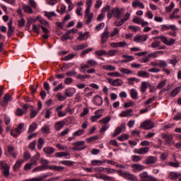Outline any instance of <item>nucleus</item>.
<instances>
[{"instance_id": "39448f33", "label": "nucleus", "mask_w": 181, "mask_h": 181, "mask_svg": "<svg viewBox=\"0 0 181 181\" xmlns=\"http://www.w3.org/2000/svg\"><path fill=\"white\" fill-rule=\"evenodd\" d=\"M73 151H83V149H86V148H87V146H86V141H76L73 143Z\"/></svg>"}, {"instance_id": "0e129e2a", "label": "nucleus", "mask_w": 181, "mask_h": 181, "mask_svg": "<svg viewBox=\"0 0 181 181\" xmlns=\"http://www.w3.org/2000/svg\"><path fill=\"white\" fill-rule=\"evenodd\" d=\"M70 32L71 31H67L64 35L61 37V40H62V42H64V40H67V39H71L69 37V35H70Z\"/></svg>"}, {"instance_id": "3c124183", "label": "nucleus", "mask_w": 181, "mask_h": 181, "mask_svg": "<svg viewBox=\"0 0 181 181\" xmlns=\"http://www.w3.org/2000/svg\"><path fill=\"white\" fill-rule=\"evenodd\" d=\"M76 78L78 80H81L82 81H84L86 78H90V75H81V74H78L76 76Z\"/></svg>"}, {"instance_id": "052dcab7", "label": "nucleus", "mask_w": 181, "mask_h": 181, "mask_svg": "<svg viewBox=\"0 0 181 181\" xmlns=\"http://www.w3.org/2000/svg\"><path fill=\"white\" fill-rule=\"evenodd\" d=\"M132 162H140V160H142V157L134 155L132 156Z\"/></svg>"}, {"instance_id": "13d9d810", "label": "nucleus", "mask_w": 181, "mask_h": 181, "mask_svg": "<svg viewBox=\"0 0 181 181\" xmlns=\"http://www.w3.org/2000/svg\"><path fill=\"white\" fill-rule=\"evenodd\" d=\"M120 73H122L123 74H132V71L125 69V68H121L119 69Z\"/></svg>"}, {"instance_id": "f03ea898", "label": "nucleus", "mask_w": 181, "mask_h": 181, "mask_svg": "<svg viewBox=\"0 0 181 181\" xmlns=\"http://www.w3.org/2000/svg\"><path fill=\"white\" fill-rule=\"evenodd\" d=\"M117 175L124 177L126 180L138 181L136 176L127 172L124 173L122 170H117Z\"/></svg>"}, {"instance_id": "e2e57ef3", "label": "nucleus", "mask_w": 181, "mask_h": 181, "mask_svg": "<svg viewBox=\"0 0 181 181\" xmlns=\"http://www.w3.org/2000/svg\"><path fill=\"white\" fill-rule=\"evenodd\" d=\"M84 129H78V131L75 132L74 134H73V136H80L81 135H83V134H84Z\"/></svg>"}, {"instance_id": "20e7f679", "label": "nucleus", "mask_w": 181, "mask_h": 181, "mask_svg": "<svg viewBox=\"0 0 181 181\" xmlns=\"http://www.w3.org/2000/svg\"><path fill=\"white\" fill-rule=\"evenodd\" d=\"M153 39H160L161 40V42L164 43L166 46H172L173 45H175L176 40L173 38H170L169 40H168V38L163 35H160L157 37H154Z\"/></svg>"}, {"instance_id": "c03bdc74", "label": "nucleus", "mask_w": 181, "mask_h": 181, "mask_svg": "<svg viewBox=\"0 0 181 181\" xmlns=\"http://www.w3.org/2000/svg\"><path fill=\"white\" fill-rule=\"evenodd\" d=\"M41 132L42 134H50V126H48L47 124H45L41 128Z\"/></svg>"}, {"instance_id": "a211bd4d", "label": "nucleus", "mask_w": 181, "mask_h": 181, "mask_svg": "<svg viewBox=\"0 0 181 181\" xmlns=\"http://www.w3.org/2000/svg\"><path fill=\"white\" fill-rule=\"evenodd\" d=\"M11 100H12V96L6 93L4 97L3 101L1 102V107H6L9 101H11Z\"/></svg>"}, {"instance_id": "dca6fc26", "label": "nucleus", "mask_w": 181, "mask_h": 181, "mask_svg": "<svg viewBox=\"0 0 181 181\" xmlns=\"http://www.w3.org/2000/svg\"><path fill=\"white\" fill-rule=\"evenodd\" d=\"M124 131H125V124H122L121 126L117 127L112 134L113 138L118 136V135H119L121 132H124Z\"/></svg>"}, {"instance_id": "5fc2aeb1", "label": "nucleus", "mask_w": 181, "mask_h": 181, "mask_svg": "<svg viewBox=\"0 0 181 181\" xmlns=\"http://www.w3.org/2000/svg\"><path fill=\"white\" fill-rule=\"evenodd\" d=\"M33 32H35V33H40V28H41V25H36V24H33Z\"/></svg>"}, {"instance_id": "2f4dec72", "label": "nucleus", "mask_w": 181, "mask_h": 181, "mask_svg": "<svg viewBox=\"0 0 181 181\" xmlns=\"http://www.w3.org/2000/svg\"><path fill=\"white\" fill-rule=\"evenodd\" d=\"M50 170H55V172H63L64 170V167L57 166V165H50Z\"/></svg>"}, {"instance_id": "6e6552de", "label": "nucleus", "mask_w": 181, "mask_h": 181, "mask_svg": "<svg viewBox=\"0 0 181 181\" xmlns=\"http://www.w3.org/2000/svg\"><path fill=\"white\" fill-rule=\"evenodd\" d=\"M139 176L141 179H142V181H157L156 178L153 177L152 175H149L146 171L140 173Z\"/></svg>"}, {"instance_id": "412c9836", "label": "nucleus", "mask_w": 181, "mask_h": 181, "mask_svg": "<svg viewBox=\"0 0 181 181\" xmlns=\"http://www.w3.org/2000/svg\"><path fill=\"white\" fill-rule=\"evenodd\" d=\"M12 23H13V21H12V19H10L8 23V30L7 32V35L8 37H11V36H12V33L15 32V28L12 26Z\"/></svg>"}, {"instance_id": "393cba45", "label": "nucleus", "mask_w": 181, "mask_h": 181, "mask_svg": "<svg viewBox=\"0 0 181 181\" xmlns=\"http://www.w3.org/2000/svg\"><path fill=\"white\" fill-rule=\"evenodd\" d=\"M55 158H63L66 157V159H70V154L68 152H57L54 154Z\"/></svg>"}, {"instance_id": "de8ad7c7", "label": "nucleus", "mask_w": 181, "mask_h": 181, "mask_svg": "<svg viewBox=\"0 0 181 181\" xmlns=\"http://www.w3.org/2000/svg\"><path fill=\"white\" fill-rule=\"evenodd\" d=\"M80 66V71L81 73H84L87 69H90L88 64H81Z\"/></svg>"}, {"instance_id": "bf43d9fd", "label": "nucleus", "mask_w": 181, "mask_h": 181, "mask_svg": "<svg viewBox=\"0 0 181 181\" xmlns=\"http://www.w3.org/2000/svg\"><path fill=\"white\" fill-rule=\"evenodd\" d=\"M165 86H166V80H163L158 83L157 88H158V90H160L163 88V87H165Z\"/></svg>"}, {"instance_id": "7c9ffc66", "label": "nucleus", "mask_w": 181, "mask_h": 181, "mask_svg": "<svg viewBox=\"0 0 181 181\" xmlns=\"http://www.w3.org/2000/svg\"><path fill=\"white\" fill-rule=\"evenodd\" d=\"M127 84H129V86H134V83H139L140 79L136 78L135 77H132L127 78Z\"/></svg>"}, {"instance_id": "603ef678", "label": "nucleus", "mask_w": 181, "mask_h": 181, "mask_svg": "<svg viewBox=\"0 0 181 181\" xmlns=\"http://www.w3.org/2000/svg\"><path fill=\"white\" fill-rule=\"evenodd\" d=\"M160 46V41H154L151 45V47L152 49H156V48L159 49Z\"/></svg>"}, {"instance_id": "bb28decb", "label": "nucleus", "mask_w": 181, "mask_h": 181, "mask_svg": "<svg viewBox=\"0 0 181 181\" xmlns=\"http://www.w3.org/2000/svg\"><path fill=\"white\" fill-rule=\"evenodd\" d=\"M132 6H133V8H138V6H139L141 9H144L145 8V5H144V3L138 0L133 1L132 3Z\"/></svg>"}, {"instance_id": "864d4df0", "label": "nucleus", "mask_w": 181, "mask_h": 181, "mask_svg": "<svg viewBox=\"0 0 181 181\" xmlns=\"http://www.w3.org/2000/svg\"><path fill=\"white\" fill-rule=\"evenodd\" d=\"M98 139H99L98 136H93L92 137L86 139V141L88 144H91V142H95V141H98Z\"/></svg>"}, {"instance_id": "473e14b6", "label": "nucleus", "mask_w": 181, "mask_h": 181, "mask_svg": "<svg viewBox=\"0 0 181 181\" xmlns=\"http://www.w3.org/2000/svg\"><path fill=\"white\" fill-rule=\"evenodd\" d=\"M38 112L39 110H35V107L33 105H31L30 110V118H35V117L37 115Z\"/></svg>"}, {"instance_id": "6e6d98bb", "label": "nucleus", "mask_w": 181, "mask_h": 181, "mask_svg": "<svg viewBox=\"0 0 181 181\" xmlns=\"http://www.w3.org/2000/svg\"><path fill=\"white\" fill-rule=\"evenodd\" d=\"M118 35H119V30L117 28H115L113 31L110 33V37L118 36Z\"/></svg>"}, {"instance_id": "79ce46f5", "label": "nucleus", "mask_w": 181, "mask_h": 181, "mask_svg": "<svg viewBox=\"0 0 181 181\" xmlns=\"http://www.w3.org/2000/svg\"><path fill=\"white\" fill-rule=\"evenodd\" d=\"M116 67L112 65H104L103 66V70H106V71H115Z\"/></svg>"}, {"instance_id": "e433bc0d", "label": "nucleus", "mask_w": 181, "mask_h": 181, "mask_svg": "<svg viewBox=\"0 0 181 181\" xmlns=\"http://www.w3.org/2000/svg\"><path fill=\"white\" fill-rule=\"evenodd\" d=\"M37 128V124L36 122H33L28 128V134H32V132H35V129Z\"/></svg>"}, {"instance_id": "37998d69", "label": "nucleus", "mask_w": 181, "mask_h": 181, "mask_svg": "<svg viewBox=\"0 0 181 181\" xmlns=\"http://www.w3.org/2000/svg\"><path fill=\"white\" fill-rule=\"evenodd\" d=\"M87 64H88L89 67H97V66H98V62L94 59H88L87 61Z\"/></svg>"}, {"instance_id": "0eeeda50", "label": "nucleus", "mask_w": 181, "mask_h": 181, "mask_svg": "<svg viewBox=\"0 0 181 181\" xmlns=\"http://www.w3.org/2000/svg\"><path fill=\"white\" fill-rule=\"evenodd\" d=\"M107 81L110 83V86H113V87H119L124 84V81L121 78L113 80L111 78H107Z\"/></svg>"}, {"instance_id": "4be33fe9", "label": "nucleus", "mask_w": 181, "mask_h": 181, "mask_svg": "<svg viewBox=\"0 0 181 181\" xmlns=\"http://www.w3.org/2000/svg\"><path fill=\"white\" fill-rule=\"evenodd\" d=\"M23 162H25V160L22 159H19L16 162L15 165L13 167L14 172H18V170L21 169V166L23 165Z\"/></svg>"}, {"instance_id": "f3484780", "label": "nucleus", "mask_w": 181, "mask_h": 181, "mask_svg": "<svg viewBox=\"0 0 181 181\" xmlns=\"http://www.w3.org/2000/svg\"><path fill=\"white\" fill-rule=\"evenodd\" d=\"M93 16H94L93 13H91L90 11L85 10V18L86 19L87 25L91 23V21H93Z\"/></svg>"}, {"instance_id": "8fccbe9b", "label": "nucleus", "mask_w": 181, "mask_h": 181, "mask_svg": "<svg viewBox=\"0 0 181 181\" xmlns=\"http://www.w3.org/2000/svg\"><path fill=\"white\" fill-rule=\"evenodd\" d=\"M117 51L115 49L109 50L106 52V56L107 57H111L112 56H117Z\"/></svg>"}, {"instance_id": "ea45409f", "label": "nucleus", "mask_w": 181, "mask_h": 181, "mask_svg": "<svg viewBox=\"0 0 181 181\" xmlns=\"http://www.w3.org/2000/svg\"><path fill=\"white\" fill-rule=\"evenodd\" d=\"M148 86H149V83L146 81L141 82V86H140V90L141 93H145L146 89L148 88Z\"/></svg>"}, {"instance_id": "c756f323", "label": "nucleus", "mask_w": 181, "mask_h": 181, "mask_svg": "<svg viewBox=\"0 0 181 181\" xmlns=\"http://www.w3.org/2000/svg\"><path fill=\"white\" fill-rule=\"evenodd\" d=\"M122 57L124 59L122 61V63H129V62H132V60L134 59V56L127 54L122 55Z\"/></svg>"}, {"instance_id": "1a4fd4ad", "label": "nucleus", "mask_w": 181, "mask_h": 181, "mask_svg": "<svg viewBox=\"0 0 181 181\" xmlns=\"http://www.w3.org/2000/svg\"><path fill=\"white\" fill-rule=\"evenodd\" d=\"M156 162H158V157L149 156L146 158L144 163L147 165V166H152V165H155Z\"/></svg>"}, {"instance_id": "f8f14e48", "label": "nucleus", "mask_w": 181, "mask_h": 181, "mask_svg": "<svg viewBox=\"0 0 181 181\" xmlns=\"http://www.w3.org/2000/svg\"><path fill=\"white\" fill-rule=\"evenodd\" d=\"M163 139H165V145H174L175 141H173V135L172 134H162Z\"/></svg>"}, {"instance_id": "2eb2a0df", "label": "nucleus", "mask_w": 181, "mask_h": 181, "mask_svg": "<svg viewBox=\"0 0 181 181\" xmlns=\"http://www.w3.org/2000/svg\"><path fill=\"white\" fill-rule=\"evenodd\" d=\"M134 152L138 155H145L149 152V147H141L140 148H135Z\"/></svg>"}, {"instance_id": "c9c22d12", "label": "nucleus", "mask_w": 181, "mask_h": 181, "mask_svg": "<svg viewBox=\"0 0 181 181\" xmlns=\"http://www.w3.org/2000/svg\"><path fill=\"white\" fill-rule=\"evenodd\" d=\"M43 151L46 155H52V153H54V148L53 147H45L43 148Z\"/></svg>"}, {"instance_id": "ddd939ff", "label": "nucleus", "mask_w": 181, "mask_h": 181, "mask_svg": "<svg viewBox=\"0 0 181 181\" xmlns=\"http://www.w3.org/2000/svg\"><path fill=\"white\" fill-rule=\"evenodd\" d=\"M130 166L132 168V172H134V173H138L145 169V166L141 164L133 163Z\"/></svg>"}, {"instance_id": "6ab92c4d", "label": "nucleus", "mask_w": 181, "mask_h": 181, "mask_svg": "<svg viewBox=\"0 0 181 181\" xmlns=\"http://www.w3.org/2000/svg\"><path fill=\"white\" fill-rule=\"evenodd\" d=\"M110 36V32L107 29H105V31L102 33L101 35V44L104 45L108 40V37Z\"/></svg>"}, {"instance_id": "a19ab883", "label": "nucleus", "mask_w": 181, "mask_h": 181, "mask_svg": "<svg viewBox=\"0 0 181 181\" xmlns=\"http://www.w3.org/2000/svg\"><path fill=\"white\" fill-rule=\"evenodd\" d=\"M130 96L133 100H138V91L134 88H132L130 90Z\"/></svg>"}, {"instance_id": "09e8293b", "label": "nucleus", "mask_w": 181, "mask_h": 181, "mask_svg": "<svg viewBox=\"0 0 181 181\" xmlns=\"http://www.w3.org/2000/svg\"><path fill=\"white\" fill-rule=\"evenodd\" d=\"M59 164L65 165V166H73V165H74V162L70 160H62L59 161Z\"/></svg>"}, {"instance_id": "4468645a", "label": "nucleus", "mask_w": 181, "mask_h": 181, "mask_svg": "<svg viewBox=\"0 0 181 181\" xmlns=\"http://www.w3.org/2000/svg\"><path fill=\"white\" fill-rule=\"evenodd\" d=\"M134 115V110L132 109H127L126 110L122 111L119 113V116L122 118L127 117L129 118V117H132Z\"/></svg>"}, {"instance_id": "aec40b11", "label": "nucleus", "mask_w": 181, "mask_h": 181, "mask_svg": "<svg viewBox=\"0 0 181 181\" xmlns=\"http://www.w3.org/2000/svg\"><path fill=\"white\" fill-rule=\"evenodd\" d=\"M179 177H181V174L177 172L172 171L168 173V178L170 179V180H176L179 179Z\"/></svg>"}, {"instance_id": "9b49d317", "label": "nucleus", "mask_w": 181, "mask_h": 181, "mask_svg": "<svg viewBox=\"0 0 181 181\" xmlns=\"http://www.w3.org/2000/svg\"><path fill=\"white\" fill-rule=\"evenodd\" d=\"M153 127H155V123L151 120H146L140 125V128H143V129H152Z\"/></svg>"}, {"instance_id": "4c0bfd02", "label": "nucleus", "mask_w": 181, "mask_h": 181, "mask_svg": "<svg viewBox=\"0 0 181 181\" xmlns=\"http://www.w3.org/2000/svg\"><path fill=\"white\" fill-rule=\"evenodd\" d=\"M93 166H101V165H104L105 163V160H93L91 161Z\"/></svg>"}, {"instance_id": "a18cd8bd", "label": "nucleus", "mask_w": 181, "mask_h": 181, "mask_svg": "<svg viewBox=\"0 0 181 181\" xmlns=\"http://www.w3.org/2000/svg\"><path fill=\"white\" fill-rule=\"evenodd\" d=\"M181 87L178 86L173 90V91L170 93L171 97H176L178 93H180Z\"/></svg>"}, {"instance_id": "49530a36", "label": "nucleus", "mask_w": 181, "mask_h": 181, "mask_svg": "<svg viewBox=\"0 0 181 181\" xmlns=\"http://www.w3.org/2000/svg\"><path fill=\"white\" fill-rule=\"evenodd\" d=\"M168 166H170L171 168H180V163H179V161L176 162H168L167 163Z\"/></svg>"}, {"instance_id": "4d7b16f0", "label": "nucleus", "mask_w": 181, "mask_h": 181, "mask_svg": "<svg viewBox=\"0 0 181 181\" xmlns=\"http://www.w3.org/2000/svg\"><path fill=\"white\" fill-rule=\"evenodd\" d=\"M175 8V3L171 2L169 6L165 7L167 13L172 12V10Z\"/></svg>"}, {"instance_id": "cd10ccee", "label": "nucleus", "mask_w": 181, "mask_h": 181, "mask_svg": "<svg viewBox=\"0 0 181 181\" xmlns=\"http://www.w3.org/2000/svg\"><path fill=\"white\" fill-rule=\"evenodd\" d=\"M39 159H40V153H36L30 160V162L34 163L35 166H37V160H39Z\"/></svg>"}, {"instance_id": "b1692460", "label": "nucleus", "mask_w": 181, "mask_h": 181, "mask_svg": "<svg viewBox=\"0 0 181 181\" xmlns=\"http://www.w3.org/2000/svg\"><path fill=\"white\" fill-rule=\"evenodd\" d=\"M8 152L10 155V156H12V158H16V151L15 150V147L13 146H8L7 147Z\"/></svg>"}, {"instance_id": "5701e85b", "label": "nucleus", "mask_w": 181, "mask_h": 181, "mask_svg": "<svg viewBox=\"0 0 181 181\" xmlns=\"http://www.w3.org/2000/svg\"><path fill=\"white\" fill-rule=\"evenodd\" d=\"M88 32H85L83 33H79V36L77 37L79 42H83V40H87L88 39Z\"/></svg>"}, {"instance_id": "f704fd0d", "label": "nucleus", "mask_w": 181, "mask_h": 181, "mask_svg": "<svg viewBox=\"0 0 181 181\" xmlns=\"http://www.w3.org/2000/svg\"><path fill=\"white\" fill-rule=\"evenodd\" d=\"M93 102L96 105H103V98L100 95L95 96Z\"/></svg>"}, {"instance_id": "423d86ee", "label": "nucleus", "mask_w": 181, "mask_h": 181, "mask_svg": "<svg viewBox=\"0 0 181 181\" xmlns=\"http://www.w3.org/2000/svg\"><path fill=\"white\" fill-rule=\"evenodd\" d=\"M124 8H119V7H115L112 8V15L116 19H121L122 15H124Z\"/></svg>"}, {"instance_id": "f257e3e1", "label": "nucleus", "mask_w": 181, "mask_h": 181, "mask_svg": "<svg viewBox=\"0 0 181 181\" xmlns=\"http://www.w3.org/2000/svg\"><path fill=\"white\" fill-rule=\"evenodd\" d=\"M111 121V117H105L98 121L99 124H101L103 126L100 129V134H104L107 129L110 128L108 123Z\"/></svg>"}, {"instance_id": "774afa93", "label": "nucleus", "mask_w": 181, "mask_h": 181, "mask_svg": "<svg viewBox=\"0 0 181 181\" xmlns=\"http://www.w3.org/2000/svg\"><path fill=\"white\" fill-rule=\"evenodd\" d=\"M129 138V136L128 134H122L117 137V139L119 141H127Z\"/></svg>"}, {"instance_id": "9d476101", "label": "nucleus", "mask_w": 181, "mask_h": 181, "mask_svg": "<svg viewBox=\"0 0 181 181\" xmlns=\"http://www.w3.org/2000/svg\"><path fill=\"white\" fill-rule=\"evenodd\" d=\"M147 40L148 35L137 34L134 37V42H136V43H143V42H146Z\"/></svg>"}, {"instance_id": "c85d7f7f", "label": "nucleus", "mask_w": 181, "mask_h": 181, "mask_svg": "<svg viewBox=\"0 0 181 181\" xmlns=\"http://www.w3.org/2000/svg\"><path fill=\"white\" fill-rule=\"evenodd\" d=\"M138 77H142L143 78H149V74L145 71H139L137 72Z\"/></svg>"}, {"instance_id": "7ed1b4c3", "label": "nucleus", "mask_w": 181, "mask_h": 181, "mask_svg": "<svg viewBox=\"0 0 181 181\" xmlns=\"http://www.w3.org/2000/svg\"><path fill=\"white\" fill-rule=\"evenodd\" d=\"M2 169V174L4 175V177H9L11 173V167L4 161H0V170Z\"/></svg>"}, {"instance_id": "72a5a7b5", "label": "nucleus", "mask_w": 181, "mask_h": 181, "mask_svg": "<svg viewBox=\"0 0 181 181\" xmlns=\"http://www.w3.org/2000/svg\"><path fill=\"white\" fill-rule=\"evenodd\" d=\"M64 127V122L63 121H59L54 124V129L55 131H60L62 128Z\"/></svg>"}, {"instance_id": "338daca9", "label": "nucleus", "mask_w": 181, "mask_h": 181, "mask_svg": "<svg viewBox=\"0 0 181 181\" xmlns=\"http://www.w3.org/2000/svg\"><path fill=\"white\" fill-rule=\"evenodd\" d=\"M158 66L161 69H165L168 66V63L165 60H160L159 61Z\"/></svg>"}, {"instance_id": "a878e982", "label": "nucleus", "mask_w": 181, "mask_h": 181, "mask_svg": "<svg viewBox=\"0 0 181 181\" xmlns=\"http://www.w3.org/2000/svg\"><path fill=\"white\" fill-rule=\"evenodd\" d=\"M40 163H41V166H42L45 170L47 169H50V165L49 166V160L45 158H41L40 160Z\"/></svg>"}, {"instance_id": "58836bf2", "label": "nucleus", "mask_w": 181, "mask_h": 181, "mask_svg": "<svg viewBox=\"0 0 181 181\" xmlns=\"http://www.w3.org/2000/svg\"><path fill=\"white\" fill-rule=\"evenodd\" d=\"M23 9L26 13H33V10L32 9V7H30V6L29 5H23Z\"/></svg>"}, {"instance_id": "680f3d73", "label": "nucleus", "mask_w": 181, "mask_h": 181, "mask_svg": "<svg viewBox=\"0 0 181 181\" xmlns=\"http://www.w3.org/2000/svg\"><path fill=\"white\" fill-rule=\"evenodd\" d=\"M44 145H45V140L42 138H40L38 139V145H37L38 149H42Z\"/></svg>"}, {"instance_id": "69168bd1", "label": "nucleus", "mask_w": 181, "mask_h": 181, "mask_svg": "<svg viewBox=\"0 0 181 181\" xmlns=\"http://www.w3.org/2000/svg\"><path fill=\"white\" fill-rule=\"evenodd\" d=\"M35 163H33L32 161L30 163H28L24 166V170H30L32 169V166H33Z\"/></svg>"}]
</instances>
